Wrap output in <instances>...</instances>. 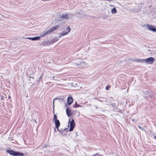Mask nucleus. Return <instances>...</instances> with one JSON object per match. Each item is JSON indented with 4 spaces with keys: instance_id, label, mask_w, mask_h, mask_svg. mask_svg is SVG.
<instances>
[{
    "instance_id": "1",
    "label": "nucleus",
    "mask_w": 156,
    "mask_h": 156,
    "mask_svg": "<svg viewBox=\"0 0 156 156\" xmlns=\"http://www.w3.org/2000/svg\"><path fill=\"white\" fill-rule=\"evenodd\" d=\"M6 152L8 153L9 154L13 156H23L24 154L23 153L20 152L15 151L13 150H7Z\"/></svg>"
},
{
    "instance_id": "2",
    "label": "nucleus",
    "mask_w": 156,
    "mask_h": 156,
    "mask_svg": "<svg viewBox=\"0 0 156 156\" xmlns=\"http://www.w3.org/2000/svg\"><path fill=\"white\" fill-rule=\"evenodd\" d=\"M146 27L147 28L148 30L150 31H152L154 32L156 31V28L154 27L153 25H150L148 24H147Z\"/></svg>"
},
{
    "instance_id": "3",
    "label": "nucleus",
    "mask_w": 156,
    "mask_h": 156,
    "mask_svg": "<svg viewBox=\"0 0 156 156\" xmlns=\"http://www.w3.org/2000/svg\"><path fill=\"white\" fill-rule=\"evenodd\" d=\"M154 61V59L152 57H150L149 58L145 59V62H146L147 63L151 64Z\"/></svg>"
},
{
    "instance_id": "4",
    "label": "nucleus",
    "mask_w": 156,
    "mask_h": 156,
    "mask_svg": "<svg viewBox=\"0 0 156 156\" xmlns=\"http://www.w3.org/2000/svg\"><path fill=\"white\" fill-rule=\"evenodd\" d=\"M75 126V123L74 120L72 119L70 123V128L69 129V131H71L73 130V128Z\"/></svg>"
},
{
    "instance_id": "5",
    "label": "nucleus",
    "mask_w": 156,
    "mask_h": 156,
    "mask_svg": "<svg viewBox=\"0 0 156 156\" xmlns=\"http://www.w3.org/2000/svg\"><path fill=\"white\" fill-rule=\"evenodd\" d=\"M69 18V16H68V14L66 13V14H63L62 16L60 17L59 18V20H61L63 19V18L65 19H66V20H68Z\"/></svg>"
},
{
    "instance_id": "6",
    "label": "nucleus",
    "mask_w": 156,
    "mask_h": 156,
    "mask_svg": "<svg viewBox=\"0 0 156 156\" xmlns=\"http://www.w3.org/2000/svg\"><path fill=\"white\" fill-rule=\"evenodd\" d=\"M66 111L67 115L69 117H70L72 116V112L68 108L66 109Z\"/></svg>"
},
{
    "instance_id": "7",
    "label": "nucleus",
    "mask_w": 156,
    "mask_h": 156,
    "mask_svg": "<svg viewBox=\"0 0 156 156\" xmlns=\"http://www.w3.org/2000/svg\"><path fill=\"white\" fill-rule=\"evenodd\" d=\"M55 125V127L58 130H59L58 129V127L60 125V123L58 120H55L54 121Z\"/></svg>"
},
{
    "instance_id": "8",
    "label": "nucleus",
    "mask_w": 156,
    "mask_h": 156,
    "mask_svg": "<svg viewBox=\"0 0 156 156\" xmlns=\"http://www.w3.org/2000/svg\"><path fill=\"white\" fill-rule=\"evenodd\" d=\"M67 103L69 105L71 104L73 102V99L71 96L68 97L67 99Z\"/></svg>"
},
{
    "instance_id": "9",
    "label": "nucleus",
    "mask_w": 156,
    "mask_h": 156,
    "mask_svg": "<svg viewBox=\"0 0 156 156\" xmlns=\"http://www.w3.org/2000/svg\"><path fill=\"white\" fill-rule=\"evenodd\" d=\"M70 29L69 27H68L66 29V31H67V32H66V31H63V32L62 33V35H65L66 34L70 32Z\"/></svg>"
},
{
    "instance_id": "10",
    "label": "nucleus",
    "mask_w": 156,
    "mask_h": 156,
    "mask_svg": "<svg viewBox=\"0 0 156 156\" xmlns=\"http://www.w3.org/2000/svg\"><path fill=\"white\" fill-rule=\"evenodd\" d=\"M28 39L30 40H31L32 41H35V40H39L40 38L39 37H29L28 38Z\"/></svg>"
},
{
    "instance_id": "11",
    "label": "nucleus",
    "mask_w": 156,
    "mask_h": 156,
    "mask_svg": "<svg viewBox=\"0 0 156 156\" xmlns=\"http://www.w3.org/2000/svg\"><path fill=\"white\" fill-rule=\"evenodd\" d=\"M136 61L138 62H145V59H141L139 58L138 59H135Z\"/></svg>"
},
{
    "instance_id": "12",
    "label": "nucleus",
    "mask_w": 156,
    "mask_h": 156,
    "mask_svg": "<svg viewBox=\"0 0 156 156\" xmlns=\"http://www.w3.org/2000/svg\"><path fill=\"white\" fill-rule=\"evenodd\" d=\"M117 10L115 8H114L112 9L111 12L112 14H115Z\"/></svg>"
},
{
    "instance_id": "13",
    "label": "nucleus",
    "mask_w": 156,
    "mask_h": 156,
    "mask_svg": "<svg viewBox=\"0 0 156 156\" xmlns=\"http://www.w3.org/2000/svg\"><path fill=\"white\" fill-rule=\"evenodd\" d=\"M110 105L114 108H115L116 107V105L115 103H111L110 104Z\"/></svg>"
},
{
    "instance_id": "14",
    "label": "nucleus",
    "mask_w": 156,
    "mask_h": 156,
    "mask_svg": "<svg viewBox=\"0 0 156 156\" xmlns=\"http://www.w3.org/2000/svg\"><path fill=\"white\" fill-rule=\"evenodd\" d=\"M59 27V25H56L54 27H53V28L54 30V31H55L56 29H58Z\"/></svg>"
},
{
    "instance_id": "15",
    "label": "nucleus",
    "mask_w": 156,
    "mask_h": 156,
    "mask_svg": "<svg viewBox=\"0 0 156 156\" xmlns=\"http://www.w3.org/2000/svg\"><path fill=\"white\" fill-rule=\"evenodd\" d=\"M58 120L57 119V116L54 113V117L53 118V120H54V121H55V120Z\"/></svg>"
},
{
    "instance_id": "16",
    "label": "nucleus",
    "mask_w": 156,
    "mask_h": 156,
    "mask_svg": "<svg viewBox=\"0 0 156 156\" xmlns=\"http://www.w3.org/2000/svg\"><path fill=\"white\" fill-rule=\"evenodd\" d=\"M48 31V32L50 34L52 32L54 31L53 28H51Z\"/></svg>"
},
{
    "instance_id": "17",
    "label": "nucleus",
    "mask_w": 156,
    "mask_h": 156,
    "mask_svg": "<svg viewBox=\"0 0 156 156\" xmlns=\"http://www.w3.org/2000/svg\"><path fill=\"white\" fill-rule=\"evenodd\" d=\"M116 111H117V112H120V113H122V110L119 108H116Z\"/></svg>"
},
{
    "instance_id": "18",
    "label": "nucleus",
    "mask_w": 156,
    "mask_h": 156,
    "mask_svg": "<svg viewBox=\"0 0 156 156\" xmlns=\"http://www.w3.org/2000/svg\"><path fill=\"white\" fill-rule=\"evenodd\" d=\"M64 132H66V133H65V135H66V134H67V131H66V129H64L62 131V132H61L62 134V135H63V133Z\"/></svg>"
},
{
    "instance_id": "19",
    "label": "nucleus",
    "mask_w": 156,
    "mask_h": 156,
    "mask_svg": "<svg viewBox=\"0 0 156 156\" xmlns=\"http://www.w3.org/2000/svg\"><path fill=\"white\" fill-rule=\"evenodd\" d=\"M44 33L45 34L46 36H47V35L49 34H50V33H49L48 31H47V32Z\"/></svg>"
},
{
    "instance_id": "20",
    "label": "nucleus",
    "mask_w": 156,
    "mask_h": 156,
    "mask_svg": "<svg viewBox=\"0 0 156 156\" xmlns=\"http://www.w3.org/2000/svg\"><path fill=\"white\" fill-rule=\"evenodd\" d=\"M110 88V87L109 86H107L105 87V89L107 90H108Z\"/></svg>"
},
{
    "instance_id": "21",
    "label": "nucleus",
    "mask_w": 156,
    "mask_h": 156,
    "mask_svg": "<svg viewBox=\"0 0 156 156\" xmlns=\"http://www.w3.org/2000/svg\"><path fill=\"white\" fill-rule=\"evenodd\" d=\"M45 36H46V35L44 33H43V34H42L41 35V37H44Z\"/></svg>"
},
{
    "instance_id": "22",
    "label": "nucleus",
    "mask_w": 156,
    "mask_h": 156,
    "mask_svg": "<svg viewBox=\"0 0 156 156\" xmlns=\"http://www.w3.org/2000/svg\"><path fill=\"white\" fill-rule=\"evenodd\" d=\"M1 99L2 100H3L4 99V96H2L1 97Z\"/></svg>"
},
{
    "instance_id": "23",
    "label": "nucleus",
    "mask_w": 156,
    "mask_h": 156,
    "mask_svg": "<svg viewBox=\"0 0 156 156\" xmlns=\"http://www.w3.org/2000/svg\"><path fill=\"white\" fill-rule=\"evenodd\" d=\"M139 127L140 129H143V128L142 127H140V126H139Z\"/></svg>"
},
{
    "instance_id": "24",
    "label": "nucleus",
    "mask_w": 156,
    "mask_h": 156,
    "mask_svg": "<svg viewBox=\"0 0 156 156\" xmlns=\"http://www.w3.org/2000/svg\"><path fill=\"white\" fill-rule=\"evenodd\" d=\"M132 120L133 122H134V121H135V119H132Z\"/></svg>"
},
{
    "instance_id": "25",
    "label": "nucleus",
    "mask_w": 156,
    "mask_h": 156,
    "mask_svg": "<svg viewBox=\"0 0 156 156\" xmlns=\"http://www.w3.org/2000/svg\"><path fill=\"white\" fill-rule=\"evenodd\" d=\"M98 153H97L95 154H94L93 156H95L96 155H98Z\"/></svg>"
},
{
    "instance_id": "26",
    "label": "nucleus",
    "mask_w": 156,
    "mask_h": 156,
    "mask_svg": "<svg viewBox=\"0 0 156 156\" xmlns=\"http://www.w3.org/2000/svg\"><path fill=\"white\" fill-rule=\"evenodd\" d=\"M154 138L155 139H156V136H154Z\"/></svg>"
},
{
    "instance_id": "27",
    "label": "nucleus",
    "mask_w": 156,
    "mask_h": 156,
    "mask_svg": "<svg viewBox=\"0 0 156 156\" xmlns=\"http://www.w3.org/2000/svg\"><path fill=\"white\" fill-rule=\"evenodd\" d=\"M8 98H11V96H9Z\"/></svg>"
},
{
    "instance_id": "28",
    "label": "nucleus",
    "mask_w": 156,
    "mask_h": 156,
    "mask_svg": "<svg viewBox=\"0 0 156 156\" xmlns=\"http://www.w3.org/2000/svg\"><path fill=\"white\" fill-rule=\"evenodd\" d=\"M53 105H54V101H53Z\"/></svg>"
}]
</instances>
